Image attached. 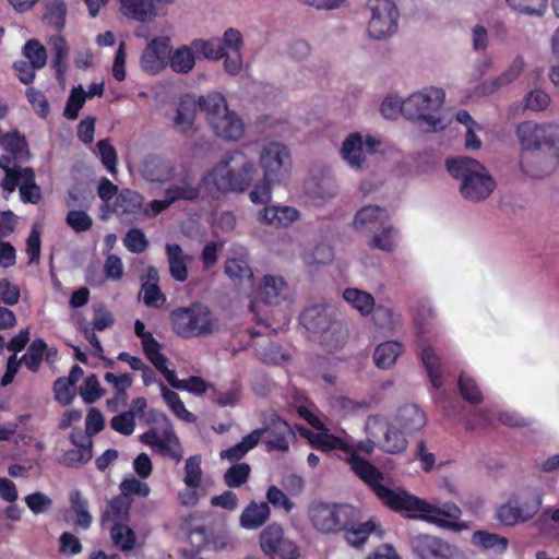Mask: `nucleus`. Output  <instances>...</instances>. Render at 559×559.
<instances>
[{
	"label": "nucleus",
	"mask_w": 559,
	"mask_h": 559,
	"mask_svg": "<svg viewBox=\"0 0 559 559\" xmlns=\"http://www.w3.org/2000/svg\"><path fill=\"white\" fill-rule=\"evenodd\" d=\"M311 444L317 450L321 451H331V450H341L347 453L346 461L353 471V462L354 457L364 459L359 454L355 452L353 445L348 444L343 438H340L330 433H317L311 440Z\"/></svg>",
	"instance_id": "obj_22"
},
{
	"label": "nucleus",
	"mask_w": 559,
	"mask_h": 559,
	"mask_svg": "<svg viewBox=\"0 0 559 559\" xmlns=\"http://www.w3.org/2000/svg\"><path fill=\"white\" fill-rule=\"evenodd\" d=\"M165 252L170 276L177 282H186L189 276L187 266L189 258L185 255L182 248L178 243H167Z\"/></svg>",
	"instance_id": "obj_27"
},
{
	"label": "nucleus",
	"mask_w": 559,
	"mask_h": 559,
	"mask_svg": "<svg viewBox=\"0 0 559 559\" xmlns=\"http://www.w3.org/2000/svg\"><path fill=\"white\" fill-rule=\"evenodd\" d=\"M445 93L442 88L428 87L412 94L405 100L399 97H386L381 106V115L385 119H394L400 114L414 121L425 132H438L447 127L442 116Z\"/></svg>",
	"instance_id": "obj_3"
},
{
	"label": "nucleus",
	"mask_w": 559,
	"mask_h": 559,
	"mask_svg": "<svg viewBox=\"0 0 559 559\" xmlns=\"http://www.w3.org/2000/svg\"><path fill=\"white\" fill-rule=\"evenodd\" d=\"M513 497L524 522L533 519L542 507V492L537 489L526 488L514 492Z\"/></svg>",
	"instance_id": "obj_26"
},
{
	"label": "nucleus",
	"mask_w": 559,
	"mask_h": 559,
	"mask_svg": "<svg viewBox=\"0 0 559 559\" xmlns=\"http://www.w3.org/2000/svg\"><path fill=\"white\" fill-rule=\"evenodd\" d=\"M343 298L362 317L371 314L374 309V298L371 294L358 288H346Z\"/></svg>",
	"instance_id": "obj_39"
},
{
	"label": "nucleus",
	"mask_w": 559,
	"mask_h": 559,
	"mask_svg": "<svg viewBox=\"0 0 559 559\" xmlns=\"http://www.w3.org/2000/svg\"><path fill=\"white\" fill-rule=\"evenodd\" d=\"M141 294H143V302L147 307L160 308L166 301V296L159 285L155 283H142Z\"/></svg>",
	"instance_id": "obj_62"
},
{
	"label": "nucleus",
	"mask_w": 559,
	"mask_h": 559,
	"mask_svg": "<svg viewBox=\"0 0 559 559\" xmlns=\"http://www.w3.org/2000/svg\"><path fill=\"white\" fill-rule=\"evenodd\" d=\"M259 216L271 226L285 227L299 218V212L292 206H265Z\"/></svg>",
	"instance_id": "obj_29"
},
{
	"label": "nucleus",
	"mask_w": 559,
	"mask_h": 559,
	"mask_svg": "<svg viewBox=\"0 0 559 559\" xmlns=\"http://www.w3.org/2000/svg\"><path fill=\"white\" fill-rule=\"evenodd\" d=\"M226 275L239 288L253 286V272L247 260L243 258H229L224 266Z\"/></svg>",
	"instance_id": "obj_24"
},
{
	"label": "nucleus",
	"mask_w": 559,
	"mask_h": 559,
	"mask_svg": "<svg viewBox=\"0 0 559 559\" xmlns=\"http://www.w3.org/2000/svg\"><path fill=\"white\" fill-rule=\"evenodd\" d=\"M420 360L428 373L429 380L435 389L443 385V377L441 372L440 358L431 346L423 347L420 352Z\"/></svg>",
	"instance_id": "obj_38"
},
{
	"label": "nucleus",
	"mask_w": 559,
	"mask_h": 559,
	"mask_svg": "<svg viewBox=\"0 0 559 559\" xmlns=\"http://www.w3.org/2000/svg\"><path fill=\"white\" fill-rule=\"evenodd\" d=\"M403 350V344L397 341H386L379 344L373 353L376 366L380 369H388L392 367Z\"/></svg>",
	"instance_id": "obj_33"
},
{
	"label": "nucleus",
	"mask_w": 559,
	"mask_h": 559,
	"mask_svg": "<svg viewBox=\"0 0 559 559\" xmlns=\"http://www.w3.org/2000/svg\"><path fill=\"white\" fill-rule=\"evenodd\" d=\"M141 344L143 353L155 368H159L163 366L164 361H167L165 355L160 353L162 345L152 333H147V335L141 340Z\"/></svg>",
	"instance_id": "obj_55"
},
{
	"label": "nucleus",
	"mask_w": 559,
	"mask_h": 559,
	"mask_svg": "<svg viewBox=\"0 0 559 559\" xmlns=\"http://www.w3.org/2000/svg\"><path fill=\"white\" fill-rule=\"evenodd\" d=\"M362 146V136L359 133L349 134L343 142L342 156L355 169H360L365 163Z\"/></svg>",
	"instance_id": "obj_32"
},
{
	"label": "nucleus",
	"mask_w": 559,
	"mask_h": 559,
	"mask_svg": "<svg viewBox=\"0 0 559 559\" xmlns=\"http://www.w3.org/2000/svg\"><path fill=\"white\" fill-rule=\"evenodd\" d=\"M472 543L484 549H493L499 554L504 552L509 545L508 538L486 531L474 532Z\"/></svg>",
	"instance_id": "obj_45"
},
{
	"label": "nucleus",
	"mask_w": 559,
	"mask_h": 559,
	"mask_svg": "<svg viewBox=\"0 0 559 559\" xmlns=\"http://www.w3.org/2000/svg\"><path fill=\"white\" fill-rule=\"evenodd\" d=\"M193 49L205 59L219 60L226 55L227 46L225 45L224 37L212 38L209 40H194L192 43Z\"/></svg>",
	"instance_id": "obj_46"
},
{
	"label": "nucleus",
	"mask_w": 559,
	"mask_h": 559,
	"mask_svg": "<svg viewBox=\"0 0 559 559\" xmlns=\"http://www.w3.org/2000/svg\"><path fill=\"white\" fill-rule=\"evenodd\" d=\"M388 218L385 209L378 205H366L356 213L354 225L358 230H373L386 223Z\"/></svg>",
	"instance_id": "obj_25"
},
{
	"label": "nucleus",
	"mask_w": 559,
	"mask_h": 559,
	"mask_svg": "<svg viewBox=\"0 0 559 559\" xmlns=\"http://www.w3.org/2000/svg\"><path fill=\"white\" fill-rule=\"evenodd\" d=\"M299 322L308 332L318 335L320 344L328 352L337 350L345 343L346 330L336 319L334 309L326 304L306 307Z\"/></svg>",
	"instance_id": "obj_6"
},
{
	"label": "nucleus",
	"mask_w": 559,
	"mask_h": 559,
	"mask_svg": "<svg viewBox=\"0 0 559 559\" xmlns=\"http://www.w3.org/2000/svg\"><path fill=\"white\" fill-rule=\"evenodd\" d=\"M210 391L212 401L219 407H235L242 396V386L236 380L230 382L225 390H221L213 384L210 386Z\"/></svg>",
	"instance_id": "obj_36"
},
{
	"label": "nucleus",
	"mask_w": 559,
	"mask_h": 559,
	"mask_svg": "<svg viewBox=\"0 0 559 559\" xmlns=\"http://www.w3.org/2000/svg\"><path fill=\"white\" fill-rule=\"evenodd\" d=\"M20 195L24 203L37 204L41 199V191L35 182V171L32 167L24 168V181L20 185Z\"/></svg>",
	"instance_id": "obj_48"
},
{
	"label": "nucleus",
	"mask_w": 559,
	"mask_h": 559,
	"mask_svg": "<svg viewBox=\"0 0 559 559\" xmlns=\"http://www.w3.org/2000/svg\"><path fill=\"white\" fill-rule=\"evenodd\" d=\"M131 502L123 496H117L110 499L106 510L102 514V523L106 521L127 523L130 516Z\"/></svg>",
	"instance_id": "obj_40"
},
{
	"label": "nucleus",
	"mask_w": 559,
	"mask_h": 559,
	"mask_svg": "<svg viewBox=\"0 0 559 559\" xmlns=\"http://www.w3.org/2000/svg\"><path fill=\"white\" fill-rule=\"evenodd\" d=\"M160 391L165 403L175 416L186 423H194L197 420L195 415L186 408L183 402L176 392L169 390L164 383H160Z\"/></svg>",
	"instance_id": "obj_44"
},
{
	"label": "nucleus",
	"mask_w": 559,
	"mask_h": 559,
	"mask_svg": "<svg viewBox=\"0 0 559 559\" xmlns=\"http://www.w3.org/2000/svg\"><path fill=\"white\" fill-rule=\"evenodd\" d=\"M271 515L267 502H250L240 515V525L247 530H255L266 523Z\"/></svg>",
	"instance_id": "obj_31"
},
{
	"label": "nucleus",
	"mask_w": 559,
	"mask_h": 559,
	"mask_svg": "<svg viewBox=\"0 0 559 559\" xmlns=\"http://www.w3.org/2000/svg\"><path fill=\"white\" fill-rule=\"evenodd\" d=\"M143 197L133 190L123 189L117 194L109 211L120 219H129L142 211Z\"/></svg>",
	"instance_id": "obj_20"
},
{
	"label": "nucleus",
	"mask_w": 559,
	"mask_h": 559,
	"mask_svg": "<svg viewBox=\"0 0 559 559\" xmlns=\"http://www.w3.org/2000/svg\"><path fill=\"white\" fill-rule=\"evenodd\" d=\"M198 107L205 114L206 120L214 133L227 141H237L245 132L242 120L228 110L223 94L213 92L206 96H200Z\"/></svg>",
	"instance_id": "obj_9"
},
{
	"label": "nucleus",
	"mask_w": 559,
	"mask_h": 559,
	"mask_svg": "<svg viewBox=\"0 0 559 559\" xmlns=\"http://www.w3.org/2000/svg\"><path fill=\"white\" fill-rule=\"evenodd\" d=\"M496 518L506 526H514L519 523H524L523 516L521 515L513 497V493L508 500L499 506L496 510Z\"/></svg>",
	"instance_id": "obj_50"
},
{
	"label": "nucleus",
	"mask_w": 559,
	"mask_h": 559,
	"mask_svg": "<svg viewBox=\"0 0 559 559\" xmlns=\"http://www.w3.org/2000/svg\"><path fill=\"white\" fill-rule=\"evenodd\" d=\"M426 423L425 412L413 403L401 406L393 419V424L407 435L419 431L426 426Z\"/></svg>",
	"instance_id": "obj_18"
},
{
	"label": "nucleus",
	"mask_w": 559,
	"mask_h": 559,
	"mask_svg": "<svg viewBox=\"0 0 559 559\" xmlns=\"http://www.w3.org/2000/svg\"><path fill=\"white\" fill-rule=\"evenodd\" d=\"M250 473L251 467L248 463L233 464L223 476L224 483L229 488H239L248 481Z\"/></svg>",
	"instance_id": "obj_51"
},
{
	"label": "nucleus",
	"mask_w": 559,
	"mask_h": 559,
	"mask_svg": "<svg viewBox=\"0 0 559 559\" xmlns=\"http://www.w3.org/2000/svg\"><path fill=\"white\" fill-rule=\"evenodd\" d=\"M449 174L462 181L460 192L466 200L478 202L487 199L496 188V182L486 168L476 159L459 156L447 159Z\"/></svg>",
	"instance_id": "obj_5"
},
{
	"label": "nucleus",
	"mask_w": 559,
	"mask_h": 559,
	"mask_svg": "<svg viewBox=\"0 0 559 559\" xmlns=\"http://www.w3.org/2000/svg\"><path fill=\"white\" fill-rule=\"evenodd\" d=\"M43 21L56 32L60 33L66 25L68 7L64 0H47L45 2Z\"/></svg>",
	"instance_id": "obj_35"
},
{
	"label": "nucleus",
	"mask_w": 559,
	"mask_h": 559,
	"mask_svg": "<svg viewBox=\"0 0 559 559\" xmlns=\"http://www.w3.org/2000/svg\"><path fill=\"white\" fill-rule=\"evenodd\" d=\"M258 296L264 305L277 307L283 302L288 304L289 287L282 276L265 275Z\"/></svg>",
	"instance_id": "obj_16"
},
{
	"label": "nucleus",
	"mask_w": 559,
	"mask_h": 559,
	"mask_svg": "<svg viewBox=\"0 0 559 559\" xmlns=\"http://www.w3.org/2000/svg\"><path fill=\"white\" fill-rule=\"evenodd\" d=\"M52 67L56 70L57 79L61 80L67 71L68 46L63 37H58L53 41Z\"/></svg>",
	"instance_id": "obj_58"
},
{
	"label": "nucleus",
	"mask_w": 559,
	"mask_h": 559,
	"mask_svg": "<svg viewBox=\"0 0 559 559\" xmlns=\"http://www.w3.org/2000/svg\"><path fill=\"white\" fill-rule=\"evenodd\" d=\"M516 12L526 15L542 16L547 9V0H507Z\"/></svg>",
	"instance_id": "obj_56"
},
{
	"label": "nucleus",
	"mask_w": 559,
	"mask_h": 559,
	"mask_svg": "<svg viewBox=\"0 0 559 559\" xmlns=\"http://www.w3.org/2000/svg\"><path fill=\"white\" fill-rule=\"evenodd\" d=\"M85 442H80L75 433H71L70 441L75 445V449L66 451L59 462L67 467H79L93 457V442L90 438H85L80 435Z\"/></svg>",
	"instance_id": "obj_21"
},
{
	"label": "nucleus",
	"mask_w": 559,
	"mask_h": 559,
	"mask_svg": "<svg viewBox=\"0 0 559 559\" xmlns=\"http://www.w3.org/2000/svg\"><path fill=\"white\" fill-rule=\"evenodd\" d=\"M432 514L442 515L452 520H459L462 515L461 509L453 502L444 503L442 507H435L429 503V510L424 511V514L415 515L411 514V518H418L429 523L437 524L442 527H454L455 523L444 521L440 518L433 516Z\"/></svg>",
	"instance_id": "obj_28"
},
{
	"label": "nucleus",
	"mask_w": 559,
	"mask_h": 559,
	"mask_svg": "<svg viewBox=\"0 0 559 559\" xmlns=\"http://www.w3.org/2000/svg\"><path fill=\"white\" fill-rule=\"evenodd\" d=\"M124 247L132 253H142L148 247V240L140 228H131L123 238Z\"/></svg>",
	"instance_id": "obj_60"
},
{
	"label": "nucleus",
	"mask_w": 559,
	"mask_h": 559,
	"mask_svg": "<svg viewBox=\"0 0 559 559\" xmlns=\"http://www.w3.org/2000/svg\"><path fill=\"white\" fill-rule=\"evenodd\" d=\"M195 64L193 50L188 46H182L176 50L171 49L169 53L168 66L176 73L187 74Z\"/></svg>",
	"instance_id": "obj_41"
},
{
	"label": "nucleus",
	"mask_w": 559,
	"mask_h": 559,
	"mask_svg": "<svg viewBox=\"0 0 559 559\" xmlns=\"http://www.w3.org/2000/svg\"><path fill=\"white\" fill-rule=\"evenodd\" d=\"M377 229H380V231L373 234L370 240V247L388 253L393 252L396 247V230L393 226L386 225V223L382 224V226H379Z\"/></svg>",
	"instance_id": "obj_47"
},
{
	"label": "nucleus",
	"mask_w": 559,
	"mask_h": 559,
	"mask_svg": "<svg viewBox=\"0 0 559 559\" xmlns=\"http://www.w3.org/2000/svg\"><path fill=\"white\" fill-rule=\"evenodd\" d=\"M224 41L230 52L224 56V69L230 75H237L242 69V56L240 49L243 40L241 33L236 28H228L224 33Z\"/></svg>",
	"instance_id": "obj_19"
},
{
	"label": "nucleus",
	"mask_w": 559,
	"mask_h": 559,
	"mask_svg": "<svg viewBox=\"0 0 559 559\" xmlns=\"http://www.w3.org/2000/svg\"><path fill=\"white\" fill-rule=\"evenodd\" d=\"M264 429L265 432L269 433V439L265 441L267 451H288V438L294 436V432L286 420L282 419L280 416H273Z\"/></svg>",
	"instance_id": "obj_17"
},
{
	"label": "nucleus",
	"mask_w": 559,
	"mask_h": 559,
	"mask_svg": "<svg viewBox=\"0 0 559 559\" xmlns=\"http://www.w3.org/2000/svg\"><path fill=\"white\" fill-rule=\"evenodd\" d=\"M406 432L391 424L390 428L384 433V437L379 441L378 448L385 453L399 454L406 450L407 439Z\"/></svg>",
	"instance_id": "obj_37"
},
{
	"label": "nucleus",
	"mask_w": 559,
	"mask_h": 559,
	"mask_svg": "<svg viewBox=\"0 0 559 559\" xmlns=\"http://www.w3.org/2000/svg\"><path fill=\"white\" fill-rule=\"evenodd\" d=\"M409 547L416 559H466L456 546L431 534L411 536Z\"/></svg>",
	"instance_id": "obj_10"
},
{
	"label": "nucleus",
	"mask_w": 559,
	"mask_h": 559,
	"mask_svg": "<svg viewBox=\"0 0 559 559\" xmlns=\"http://www.w3.org/2000/svg\"><path fill=\"white\" fill-rule=\"evenodd\" d=\"M109 534L115 548L122 552H129L136 547L135 532L127 523H114Z\"/></svg>",
	"instance_id": "obj_34"
},
{
	"label": "nucleus",
	"mask_w": 559,
	"mask_h": 559,
	"mask_svg": "<svg viewBox=\"0 0 559 559\" xmlns=\"http://www.w3.org/2000/svg\"><path fill=\"white\" fill-rule=\"evenodd\" d=\"M151 419L162 425V433L158 435L156 430L150 429L140 436L141 442L150 447H156L163 454L169 456H177L170 450V443H178V437L175 433L174 427L165 413L159 411H151Z\"/></svg>",
	"instance_id": "obj_15"
},
{
	"label": "nucleus",
	"mask_w": 559,
	"mask_h": 559,
	"mask_svg": "<svg viewBox=\"0 0 559 559\" xmlns=\"http://www.w3.org/2000/svg\"><path fill=\"white\" fill-rule=\"evenodd\" d=\"M23 55L27 58V62L38 70L44 68L47 62L46 48L37 39L26 41Z\"/></svg>",
	"instance_id": "obj_54"
},
{
	"label": "nucleus",
	"mask_w": 559,
	"mask_h": 559,
	"mask_svg": "<svg viewBox=\"0 0 559 559\" xmlns=\"http://www.w3.org/2000/svg\"><path fill=\"white\" fill-rule=\"evenodd\" d=\"M115 323L112 313L105 304L97 302L93 305V321L91 329L104 331L111 328Z\"/></svg>",
	"instance_id": "obj_61"
},
{
	"label": "nucleus",
	"mask_w": 559,
	"mask_h": 559,
	"mask_svg": "<svg viewBox=\"0 0 559 559\" xmlns=\"http://www.w3.org/2000/svg\"><path fill=\"white\" fill-rule=\"evenodd\" d=\"M390 426L383 416L370 415L366 420L365 430L368 437L379 442Z\"/></svg>",
	"instance_id": "obj_64"
},
{
	"label": "nucleus",
	"mask_w": 559,
	"mask_h": 559,
	"mask_svg": "<svg viewBox=\"0 0 559 559\" xmlns=\"http://www.w3.org/2000/svg\"><path fill=\"white\" fill-rule=\"evenodd\" d=\"M260 165L266 180H281L292 166L288 147L278 142L265 144L260 153Z\"/></svg>",
	"instance_id": "obj_13"
},
{
	"label": "nucleus",
	"mask_w": 559,
	"mask_h": 559,
	"mask_svg": "<svg viewBox=\"0 0 559 559\" xmlns=\"http://www.w3.org/2000/svg\"><path fill=\"white\" fill-rule=\"evenodd\" d=\"M457 386L463 400L474 405L481 403V391L473 378L465 373H461L459 377Z\"/></svg>",
	"instance_id": "obj_52"
},
{
	"label": "nucleus",
	"mask_w": 559,
	"mask_h": 559,
	"mask_svg": "<svg viewBox=\"0 0 559 559\" xmlns=\"http://www.w3.org/2000/svg\"><path fill=\"white\" fill-rule=\"evenodd\" d=\"M123 14L133 20L145 22L154 15L151 0H119Z\"/></svg>",
	"instance_id": "obj_42"
},
{
	"label": "nucleus",
	"mask_w": 559,
	"mask_h": 559,
	"mask_svg": "<svg viewBox=\"0 0 559 559\" xmlns=\"http://www.w3.org/2000/svg\"><path fill=\"white\" fill-rule=\"evenodd\" d=\"M169 322L173 332L183 340L206 337L218 330L213 312L201 302L175 308L169 313Z\"/></svg>",
	"instance_id": "obj_8"
},
{
	"label": "nucleus",
	"mask_w": 559,
	"mask_h": 559,
	"mask_svg": "<svg viewBox=\"0 0 559 559\" xmlns=\"http://www.w3.org/2000/svg\"><path fill=\"white\" fill-rule=\"evenodd\" d=\"M308 518L317 533L342 536L355 549H361L377 528L374 519L364 521L360 509L345 502H314L308 509Z\"/></svg>",
	"instance_id": "obj_1"
},
{
	"label": "nucleus",
	"mask_w": 559,
	"mask_h": 559,
	"mask_svg": "<svg viewBox=\"0 0 559 559\" xmlns=\"http://www.w3.org/2000/svg\"><path fill=\"white\" fill-rule=\"evenodd\" d=\"M200 187L188 180H183L181 185H173L164 191V197H168L173 204L178 201L193 202L200 198Z\"/></svg>",
	"instance_id": "obj_43"
},
{
	"label": "nucleus",
	"mask_w": 559,
	"mask_h": 559,
	"mask_svg": "<svg viewBox=\"0 0 559 559\" xmlns=\"http://www.w3.org/2000/svg\"><path fill=\"white\" fill-rule=\"evenodd\" d=\"M262 552L270 559H298L299 548L293 540L285 538L284 530L278 523L266 525L259 535Z\"/></svg>",
	"instance_id": "obj_11"
},
{
	"label": "nucleus",
	"mask_w": 559,
	"mask_h": 559,
	"mask_svg": "<svg viewBox=\"0 0 559 559\" xmlns=\"http://www.w3.org/2000/svg\"><path fill=\"white\" fill-rule=\"evenodd\" d=\"M354 474L361 479L388 508L395 512H420L429 510V503L406 490H393L382 485L383 473L366 459L354 457Z\"/></svg>",
	"instance_id": "obj_4"
},
{
	"label": "nucleus",
	"mask_w": 559,
	"mask_h": 559,
	"mask_svg": "<svg viewBox=\"0 0 559 559\" xmlns=\"http://www.w3.org/2000/svg\"><path fill=\"white\" fill-rule=\"evenodd\" d=\"M523 69H524V60L521 56H518L512 61V63L510 64L508 70H506L500 76L492 80V82L490 83V87L487 91L489 93H492L496 90H498L500 86L513 82L515 79H518L520 76Z\"/></svg>",
	"instance_id": "obj_53"
},
{
	"label": "nucleus",
	"mask_w": 559,
	"mask_h": 559,
	"mask_svg": "<svg viewBox=\"0 0 559 559\" xmlns=\"http://www.w3.org/2000/svg\"><path fill=\"white\" fill-rule=\"evenodd\" d=\"M202 479L201 457L199 455L190 456L185 464L183 481L189 488H198Z\"/></svg>",
	"instance_id": "obj_57"
},
{
	"label": "nucleus",
	"mask_w": 559,
	"mask_h": 559,
	"mask_svg": "<svg viewBox=\"0 0 559 559\" xmlns=\"http://www.w3.org/2000/svg\"><path fill=\"white\" fill-rule=\"evenodd\" d=\"M516 136L525 153L521 169L532 178H543L559 166V124L523 121L516 127Z\"/></svg>",
	"instance_id": "obj_2"
},
{
	"label": "nucleus",
	"mask_w": 559,
	"mask_h": 559,
	"mask_svg": "<svg viewBox=\"0 0 559 559\" xmlns=\"http://www.w3.org/2000/svg\"><path fill=\"white\" fill-rule=\"evenodd\" d=\"M169 53H171L169 38H153L142 52L140 59L141 69L150 75L160 73L168 66Z\"/></svg>",
	"instance_id": "obj_14"
},
{
	"label": "nucleus",
	"mask_w": 559,
	"mask_h": 559,
	"mask_svg": "<svg viewBox=\"0 0 559 559\" xmlns=\"http://www.w3.org/2000/svg\"><path fill=\"white\" fill-rule=\"evenodd\" d=\"M80 394L87 404L96 402L105 394V390L102 389L96 374H90L85 378Z\"/></svg>",
	"instance_id": "obj_63"
},
{
	"label": "nucleus",
	"mask_w": 559,
	"mask_h": 559,
	"mask_svg": "<svg viewBox=\"0 0 559 559\" xmlns=\"http://www.w3.org/2000/svg\"><path fill=\"white\" fill-rule=\"evenodd\" d=\"M67 225L75 233H84L92 228V217L82 210H71L66 216Z\"/></svg>",
	"instance_id": "obj_59"
},
{
	"label": "nucleus",
	"mask_w": 559,
	"mask_h": 559,
	"mask_svg": "<svg viewBox=\"0 0 559 559\" xmlns=\"http://www.w3.org/2000/svg\"><path fill=\"white\" fill-rule=\"evenodd\" d=\"M371 10V19L368 24V33L374 39H383L397 29L399 11L392 0H368Z\"/></svg>",
	"instance_id": "obj_12"
},
{
	"label": "nucleus",
	"mask_w": 559,
	"mask_h": 559,
	"mask_svg": "<svg viewBox=\"0 0 559 559\" xmlns=\"http://www.w3.org/2000/svg\"><path fill=\"white\" fill-rule=\"evenodd\" d=\"M69 514L73 518L71 521L82 530H88L93 523V516L88 510V501L83 497L79 489H74L69 493Z\"/></svg>",
	"instance_id": "obj_23"
},
{
	"label": "nucleus",
	"mask_w": 559,
	"mask_h": 559,
	"mask_svg": "<svg viewBox=\"0 0 559 559\" xmlns=\"http://www.w3.org/2000/svg\"><path fill=\"white\" fill-rule=\"evenodd\" d=\"M175 168L159 156H150L143 165V175L151 182H166L174 177Z\"/></svg>",
	"instance_id": "obj_30"
},
{
	"label": "nucleus",
	"mask_w": 559,
	"mask_h": 559,
	"mask_svg": "<svg viewBox=\"0 0 559 559\" xmlns=\"http://www.w3.org/2000/svg\"><path fill=\"white\" fill-rule=\"evenodd\" d=\"M47 350V343L43 338H35L22 356L21 361L32 372H37Z\"/></svg>",
	"instance_id": "obj_49"
},
{
	"label": "nucleus",
	"mask_w": 559,
	"mask_h": 559,
	"mask_svg": "<svg viewBox=\"0 0 559 559\" xmlns=\"http://www.w3.org/2000/svg\"><path fill=\"white\" fill-rule=\"evenodd\" d=\"M255 173L253 160L242 151H230L215 167L213 183L222 193L243 192L251 186Z\"/></svg>",
	"instance_id": "obj_7"
}]
</instances>
